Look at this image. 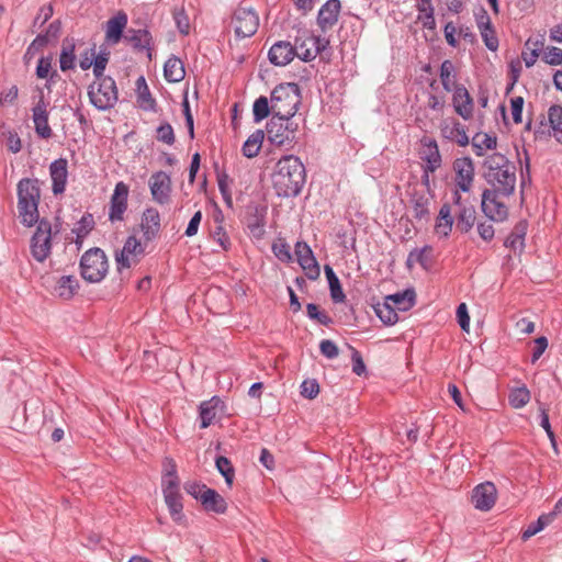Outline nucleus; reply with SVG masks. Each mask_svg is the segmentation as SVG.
Listing matches in <instances>:
<instances>
[{
  "label": "nucleus",
  "mask_w": 562,
  "mask_h": 562,
  "mask_svg": "<svg viewBox=\"0 0 562 562\" xmlns=\"http://www.w3.org/2000/svg\"><path fill=\"white\" fill-rule=\"evenodd\" d=\"M272 251L274 256L283 262H288L292 259L290 247L286 243H274L272 245Z\"/></svg>",
  "instance_id": "nucleus-64"
},
{
  "label": "nucleus",
  "mask_w": 562,
  "mask_h": 562,
  "mask_svg": "<svg viewBox=\"0 0 562 562\" xmlns=\"http://www.w3.org/2000/svg\"><path fill=\"white\" fill-rule=\"evenodd\" d=\"M540 426L546 430V432L550 439V442L552 445V448L558 453L557 439H555L554 432L551 428L547 409L543 407L540 408Z\"/></svg>",
  "instance_id": "nucleus-60"
},
{
  "label": "nucleus",
  "mask_w": 562,
  "mask_h": 562,
  "mask_svg": "<svg viewBox=\"0 0 562 562\" xmlns=\"http://www.w3.org/2000/svg\"><path fill=\"white\" fill-rule=\"evenodd\" d=\"M499 196L503 195L496 190H484L482 194V211L490 220L496 222L506 220L508 215V209Z\"/></svg>",
  "instance_id": "nucleus-12"
},
{
  "label": "nucleus",
  "mask_w": 562,
  "mask_h": 562,
  "mask_svg": "<svg viewBox=\"0 0 562 562\" xmlns=\"http://www.w3.org/2000/svg\"><path fill=\"white\" fill-rule=\"evenodd\" d=\"M321 353L327 359H335L339 355L337 345L330 339H324L319 344Z\"/></svg>",
  "instance_id": "nucleus-63"
},
{
  "label": "nucleus",
  "mask_w": 562,
  "mask_h": 562,
  "mask_svg": "<svg viewBox=\"0 0 562 562\" xmlns=\"http://www.w3.org/2000/svg\"><path fill=\"white\" fill-rule=\"evenodd\" d=\"M88 97L93 106L100 111L110 110L119 99L117 88L112 77L97 79L88 87Z\"/></svg>",
  "instance_id": "nucleus-6"
},
{
  "label": "nucleus",
  "mask_w": 562,
  "mask_h": 562,
  "mask_svg": "<svg viewBox=\"0 0 562 562\" xmlns=\"http://www.w3.org/2000/svg\"><path fill=\"white\" fill-rule=\"evenodd\" d=\"M296 56V48L288 41L274 43L268 53V58L274 66H286Z\"/></svg>",
  "instance_id": "nucleus-22"
},
{
  "label": "nucleus",
  "mask_w": 562,
  "mask_h": 562,
  "mask_svg": "<svg viewBox=\"0 0 562 562\" xmlns=\"http://www.w3.org/2000/svg\"><path fill=\"white\" fill-rule=\"evenodd\" d=\"M232 23L238 38L252 36L259 26V16L251 8L238 7L233 14Z\"/></svg>",
  "instance_id": "nucleus-9"
},
{
  "label": "nucleus",
  "mask_w": 562,
  "mask_h": 562,
  "mask_svg": "<svg viewBox=\"0 0 562 562\" xmlns=\"http://www.w3.org/2000/svg\"><path fill=\"white\" fill-rule=\"evenodd\" d=\"M144 254L140 241L135 236H128L123 248L115 252L117 270L131 268L138 262V257Z\"/></svg>",
  "instance_id": "nucleus-11"
},
{
  "label": "nucleus",
  "mask_w": 562,
  "mask_h": 562,
  "mask_svg": "<svg viewBox=\"0 0 562 562\" xmlns=\"http://www.w3.org/2000/svg\"><path fill=\"white\" fill-rule=\"evenodd\" d=\"M75 41L74 38L66 37L63 41L61 52L59 56V66L61 71H67L75 68Z\"/></svg>",
  "instance_id": "nucleus-37"
},
{
  "label": "nucleus",
  "mask_w": 562,
  "mask_h": 562,
  "mask_svg": "<svg viewBox=\"0 0 562 562\" xmlns=\"http://www.w3.org/2000/svg\"><path fill=\"white\" fill-rule=\"evenodd\" d=\"M440 134L443 138L456 142L459 146L469 145V137L464 126L457 120H442L439 125Z\"/></svg>",
  "instance_id": "nucleus-24"
},
{
  "label": "nucleus",
  "mask_w": 562,
  "mask_h": 562,
  "mask_svg": "<svg viewBox=\"0 0 562 562\" xmlns=\"http://www.w3.org/2000/svg\"><path fill=\"white\" fill-rule=\"evenodd\" d=\"M453 225V217L451 215V207L445 203L440 211L435 225V233L441 237H448Z\"/></svg>",
  "instance_id": "nucleus-34"
},
{
  "label": "nucleus",
  "mask_w": 562,
  "mask_h": 562,
  "mask_svg": "<svg viewBox=\"0 0 562 562\" xmlns=\"http://www.w3.org/2000/svg\"><path fill=\"white\" fill-rule=\"evenodd\" d=\"M215 465L218 472L224 476L226 484L232 486L235 471L231 461L226 457L220 456L216 458Z\"/></svg>",
  "instance_id": "nucleus-52"
},
{
  "label": "nucleus",
  "mask_w": 562,
  "mask_h": 562,
  "mask_svg": "<svg viewBox=\"0 0 562 562\" xmlns=\"http://www.w3.org/2000/svg\"><path fill=\"white\" fill-rule=\"evenodd\" d=\"M200 502L206 512L224 514L227 509V503L215 490L206 488L200 496Z\"/></svg>",
  "instance_id": "nucleus-28"
},
{
  "label": "nucleus",
  "mask_w": 562,
  "mask_h": 562,
  "mask_svg": "<svg viewBox=\"0 0 562 562\" xmlns=\"http://www.w3.org/2000/svg\"><path fill=\"white\" fill-rule=\"evenodd\" d=\"M157 139L167 145H173L176 137L173 128L169 123L161 124L157 127Z\"/></svg>",
  "instance_id": "nucleus-59"
},
{
  "label": "nucleus",
  "mask_w": 562,
  "mask_h": 562,
  "mask_svg": "<svg viewBox=\"0 0 562 562\" xmlns=\"http://www.w3.org/2000/svg\"><path fill=\"white\" fill-rule=\"evenodd\" d=\"M108 61H109V53L108 52H100L97 56H94L92 66H93V75L97 79L105 77L103 72L106 67Z\"/></svg>",
  "instance_id": "nucleus-57"
},
{
  "label": "nucleus",
  "mask_w": 562,
  "mask_h": 562,
  "mask_svg": "<svg viewBox=\"0 0 562 562\" xmlns=\"http://www.w3.org/2000/svg\"><path fill=\"white\" fill-rule=\"evenodd\" d=\"M319 393V384L315 379L304 380L301 384V395L305 398L313 400Z\"/></svg>",
  "instance_id": "nucleus-58"
},
{
  "label": "nucleus",
  "mask_w": 562,
  "mask_h": 562,
  "mask_svg": "<svg viewBox=\"0 0 562 562\" xmlns=\"http://www.w3.org/2000/svg\"><path fill=\"white\" fill-rule=\"evenodd\" d=\"M94 226V221L91 214L83 215L74 228L76 233V244L81 245L82 239L90 233Z\"/></svg>",
  "instance_id": "nucleus-49"
},
{
  "label": "nucleus",
  "mask_w": 562,
  "mask_h": 562,
  "mask_svg": "<svg viewBox=\"0 0 562 562\" xmlns=\"http://www.w3.org/2000/svg\"><path fill=\"white\" fill-rule=\"evenodd\" d=\"M530 392L526 386L516 387L510 391L508 395V402L512 407L518 409L522 408L530 401Z\"/></svg>",
  "instance_id": "nucleus-47"
},
{
  "label": "nucleus",
  "mask_w": 562,
  "mask_h": 562,
  "mask_svg": "<svg viewBox=\"0 0 562 562\" xmlns=\"http://www.w3.org/2000/svg\"><path fill=\"white\" fill-rule=\"evenodd\" d=\"M456 186L463 192H469L474 180V165L470 157L457 158L453 161Z\"/></svg>",
  "instance_id": "nucleus-16"
},
{
  "label": "nucleus",
  "mask_w": 562,
  "mask_h": 562,
  "mask_svg": "<svg viewBox=\"0 0 562 562\" xmlns=\"http://www.w3.org/2000/svg\"><path fill=\"white\" fill-rule=\"evenodd\" d=\"M271 180L278 196H297L306 181L305 167L299 157L285 155L276 164Z\"/></svg>",
  "instance_id": "nucleus-1"
},
{
  "label": "nucleus",
  "mask_w": 562,
  "mask_h": 562,
  "mask_svg": "<svg viewBox=\"0 0 562 562\" xmlns=\"http://www.w3.org/2000/svg\"><path fill=\"white\" fill-rule=\"evenodd\" d=\"M52 191L55 195L64 193L68 178V162L65 158L54 160L49 166Z\"/></svg>",
  "instance_id": "nucleus-25"
},
{
  "label": "nucleus",
  "mask_w": 562,
  "mask_h": 562,
  "mask_svg": "<svg viewBox=\"0 0 562 562\" xmlns=\"http://www.w3.org/2000/svg\"><path fill=\"white\" fill-rule=\"evenodd\" d=\"M548 121L551 124L553 131V137L562 143V106L554 104L548 110Z\"/></svg>",
  "instance_id": "nucleus-45"
},
{
  "label": "nucleus",
  "mask_w": 562,
  "mask_h": 562,
  "mask_svg": "<svg viewBox=\"0 0 562 562\" xmlns=\"http://www.w3.org/2000/svg\"><path fill=\"white\" fill-rule=\"evenodd\" d=\"M340 1L339 0H327L319 9L317 14V24L322 32H327L331 30L339 16L340 12Z\"/></svg>",
  "instance_id": "nucleus-21"
},
{
  "label": "nucleus",
  "mask_w": 562,
  "mask_h": 562,
  "mask_svg": "<svg viewBox=\"0 0 562 562\" xmlns=\"http://www.w3.org/2000/svg\"><path fill=\"white\" fill-rule=\"evenodd\" d=\"M153 200L158 204H167L170 201L171 178L165 171L154 172L148 181Z\"/></svg>",
  "instance_id": "nucleus-14"
},
{
  "label": "nucleus",
  "mask_w": 562,
  "mask_h": 562,
  "mask_svg": "<svg viewBox=\"0 0 562 562\" xmlns=\"http://www.w3.org/2000/svg\"><path fill=\"white\" fill-rule=\"evenodd\" d=\"M301 91L297 83L285 82L278 85L271 92L270 103L272 115L293 117L301 104Z\"/></svg>",
  "instance_id": "nucleus-4"
},
{
  "label": "nucleus",
  "mask_w": 562,
  "mask_h": 562,
  "mask_svg": "<svg viewBox=\"0 0 562 562\" xmlns=\"http://www.w3.org/2000/svg\"><path fill=\"white\" fill-rule=\"evenodd\" d=\"M164 469H165V475L162 479V486H170L171 484L179 486V479L177 475V465H176L173 459L166 458L164 460Z\"/></svg>",
  "instance_id": "nucleus-51"
},
{
  "label": "nucleus",
  "mask_w": 562,
  "mask_h": 562,
  "mask_svg": "<svg viewBox=\"0 0 562 562\" xmlns=\"http://www.w3.org/2000/svg\"><path fill=\"white\" fill-rule=\"evenodd\" d=\"M307 43L314 48H306L302 50V60L311 61L316 58L318 54L324 52L329 46V40L322 36L307 35Z\"/></svg>",
  "instance_id": "nucleus-36"
},
{
  "label": "nucleus",
  "mask_w": 562,
  "mask_h": 562,
  "mask_svg": "<svg viewBox=\"0 0 562 562\" xmlns=\"http://www.w3.org/2000/svg\"><path fill=\"white\" fill-rule=\"evenodd\" d=\"M270 113L272 114L270 100L265 95L257 98L252 105L254 121L259 123L267 119Z\"/></svg>",
  "instance_id": "nucleus-46"
},
{
  "label": "nucleus",
  "mask_w": 562,
  "mask_h": 562,
  "mask_svg": "<svg viewBox=\"0 0 562 562\" xmlns=\"http://www.w3.org/2000/svg\"><path fill=\"white\" fill-rule=\"evenodd\" d=\"M496 496L495 485L492 482H484L474 487L472 503L476 509L487 512L494 506Z\"/></svg>",
  "instance_id": "nucleus-17"
},
{
  "label": "nucleus",
  "mask_w": 562,
  "mask_h": 562,
  "mask_svg": "<svg viewBox=\"0 0 562 562\" xmlns=\"http://www.w3.org/2000/svg\"><path fill=\"white\" fill-rule=\"evenodd\" d=\"M374 312L385 325H394L398 321L397 312L389 301L375 304Z\"/></svg>",
  "instance_id": "nucleus-44"
},
{
  "label": "nucleus",
  "mask_w": 562,
  "mask_h": 562,
  "mask_svg": "<svg viewBox=\"0 0 562 562\" xmlns=\"http://www.w3.org/2000/svg\"><path fill=\"white\" fill-rule=\"evenodd\" d=\"M439 76L442 88L447 92H452L456 90V88L461 86L457 83L456 67L449 59H446L441 63Z\"/></svg>",
  "instance_id": "nucleus-32"
},
{
  "label": "nucleus",
  "mask_w": 562,
  "mask_h": 562,
  "mask_svg": "<svg viewBox=\"0 0 562 562\" xmlns=\"http://www.w3.org/2000/svg\"><path fill=\"white\" fill-rule=\"evenodd\" d=\"M452 92L454 112L465 121L471 120L474 112V101L468 89L464 86H460Z\"/></svg>",
  "instance_id": "nucleus-20"
},
{
  "label": "nucleus",
  "mask_w": 562,
  "mask_h": 562,
  "mask_svg": "<svg viewBox=\"0 0 562 562\" xmlns=\"http://www.w3.org/2000/svg\"><path fill=\"white\" fill-rule=\"evenodd\" d=\"M413 203V216L419 221L429 217V200L424 195L415 196Z\"/></svg>",
  "instance_id": "nucleus-50"
},
{
  "label": "nucleus",
  "mask_w": 562,
  "mask_h": 562,
  "mask_svg": "<svg viewBox=\"0 0 562 562\" xmlns=\"http://www.w3.org/2000/svg\"><path fill=\"white\" fill-rule=\"evenodd\" d=\"M306 313L311 319H315L322 325L328 326L333 323V319L325 312H319L318 306L314 303L306 305Z\"/></svg>",
  "instance_id": "nucleus-55"
},
{
  "label": "nucleus",
  "mask_w": 562,
  "mask_h": 562,
  "mask_svg": "<svg viewBox=\"0 0 562 562\" xmlns=\"http://www.w3.org/2000/svg\"><path fill=\"white\" fill-rule=\"evenodd\" d=\"M267 207L258 204L247 207L246 225L251 236L260 239L265 234Z\"/></svg>",
  "instance_id": "nucleus-19"
},
{
  "label": "nucleus",
  "mask_w": 562,
  "mask_h": 562,
  "mask_svg": "<svg viewBox=\"0 0 562 562\" xmlns=\"http://www.w3.org/2000/svg\"><path fill=\"white\" fill-rule=\"evenodd\" d=\"M162 492L172 519L175 521H180L183 518V505L179 486H176L175 484H171L170 486H162Z\"/></svg>",
  "instance_id": "nucleus-26"
},
{
  "label": "nucleus",
  "mask_w": 562,
  "mask_h": 562,
  "mask_svg": "<svg viewBox=\"0 0 562 562\" xmlns=\"http://www.w3.org/2000/svg\"><path fill=\"white\" fill-rule=\"evenodd\" d=\"M108 270V258L101 248H90L81 256L80 274L86 281L100 282L105 278Z\"/></svg>",
  "instance_id": "nucleus-5"
},
{
  "label": "nucleus",
  "mask_w": 562,
  "mask_h": 562,
  "mask_svg": "<svg viewBox=\"0 0 562 562\" xmlns=\"http://www.w3.org/2000/svg\"><path fill=\"white\" fill-rule=\"evenodd\" d=\"M128 41L136 49H146L147 56L151 59V42L153 37L148 30H135L132 31V35L128 36Z\"/></svg>",
  "instance_id": "nucleus-38"
},
{
  "label": "nucleus",
  "mask_w": 562,
  "mask_h": 562,
  "mask_svg": "<svg viewBox=\"0 0 562 562\" xmlns=\"http://www.w3.org/2000/svg\"><path fill=\"white\" fill-rule=\"evenodd\" d=\"M48 44L47 35H37L26 48L24 58H32L40 49Z\"/></svg>",
  "instance_id": "nucleus-61"
},
{
  "label": "nucleus",
  "mask_w": 562,
  "mask_h": 562,
  "mask_svg": "<svg viewBox=\"0 0 562 562\" xmlns=\"http://www.w3.org/2000/svg\"><path fill=\"white\" fill-rule=\"evenodd\" d=\"M496 145V137L486 133H476L472 138V147L476 156H483L485 149H494Z\"/></svg>",
  "instance_id": "nucleus-43"
},
{
  "label": "nucleus",
  "mask_w": 562,
  "mask_h": 562,
  "mask_svg": "<svg viewBox=\"0 0 562 562\" xmlns=\"http://www.w3.org/2000/svg\"><path fill=\"white\" fill-rule=\"evenodd\" d=\"M553 520V514L541 515L537 521L531 522L527 529L524 530L521 538L522 540H528L532 536L540 532L546 526H548Z\"/></svg>",
  "instance_id": "nucleus-48"
},
{
  "label": "nucleus",
  "mask_w": 562,
  "mask_h": 562,
  "mask_svg": "<svg viewBox=\"0 0 562 562\" xmlns=\"http://www.w3.org/2000/svg\"><path fill=\"white\" fill-rule=\"evenodd\" d=\"M535 138L539 140H547L551 136H553V131L551 130V124L548 121V116H540V120L536 123L533 127Z\"/></svg>",
  "instance_id": "nucleus-54"
},
{
  "label": "nucleus",
  "mask_w": 562,
  "mask_h": 562,
  "mask_svg": "<svg viewBox=\"0 0 562 562\" xmlns=\"http://www.w3.org/2000/svg\"><path fill=\"white\" fill-rule=\"evenodd\" d=\"M30 247L33 258L38 262L45 261L50 255L52 224L48 220H38L36 231L31 238Z\"/></svg>",
  "instance_id": "nucleus-8"
},
{
  "label": "nucleus",
  "mask_w": 562,
  "mask_h": 562,
  "mask_svg": "<svg viewBox=\"0 0 562 562\" xmlns=\"http://www.w3.org/2000/svg\"><path fill=\"white\" fill-rule=\"evenodd\" d=\"M543 61L551 65V66H558L562 64V49L559 47H548L544 50Z\"/></svg>",
  "instance_id": "nucleus-62"
},
{
  "label": "nucleus",
  "mask_w": 562,
  "mask_h": 562,
  "mask_svg": "<svg viewBox=\"0 0 562 562\" xmlns=\"http://www.w3.org/2000/svg\"><path fill=\"white\" fill-rule=\"evenodd\" d=\"M265 139V132L262 130L255 131L244 143L241 151L247 158L256 157L262 146Z\"/></svg>",
  "instance_id": "nucleus-39"
},
{
  "label": "nucleus",
  "mask_w": 562,
  "mask_h": 562,
  "mask_svg": "<svg viewBox=\"0 0 562 562\" xmlns=\"http://www.w3.org/2000/svg\"><path fill=\"white\" fill-rule=\"evenodd\" d=\"M528 229V223L525 220L519 221L513 228L509 236L506 238L504 245L507 248L522 250L525 247V237Z\"/></svg>",
  "instance_id": "nucleus-31"
},
{
  "label": "nucleus",
  "mask_w": 562,
  "mask_h": 562,
  "mask_svg": "<svg viewBox=\"0 0 562 562\" xmlns=\"http://www.w3.org/2000/svg\"><path fill=\"white\" fill-rule=\"evenodd\" d=\"M128 193L130 188L126 183L120 181L115 184L109 205V221L111 223L122 222L124 220V213L127 210Z\"/></svg>",
  "instance_id": "nucleus-13"
},
{
  "label": "nucleus",
  "mask_w": 562,
  "mask_h": 562,
  "mask_svg": "<svg viewBox=\"0 0 562 562\" xmlns=\"http://www.w3.org/2000/svg\"><path fill=\"white\" fill-rule=\"evenodd\" d=\"M395 310L407 311L415 304V294L413 291H405L403 293H395L385 297Z\"/></svg>",
  "instance_id": "nucleus-41"
},
{
  "label": "nucleus",
  "mask_w": 562,
  "mask_h": 562,
  "mask_svg": "<svg viewBox=\"0 0 562 562\" xmlns=\"http://www.w3.org/2000/svg\"><path fill=\"white\" fill-rule=\"evenodd\" d=\"M420 158L426 162L425 179L428 180V172H435L441 166V155L436 139L423 137L420 139Z\"/></svg>",
  "instance_id": "nucleus-15"
},
{
  "label": "nucleus",
  "mask_w": 562,
  "mask_h": 562,
  "mask_svg": "<svg viewBox=\"0 0 562 562\" xmlns=\"http://www.w3.org/2000/svg\"><path fill=\"white\" fill-rule=\"evenodd\" d=\"M229 181H231L229 177L226 173H223V175L218 176V178H217L218 189H220V192L222 194V198H223L225 204L228 207H233V199H232V193H231V189H229Z\"/></svg>",
  "instance_id": "nucleus-56"
},
{
  "label": "nucleus",
  "mask_w": 562,
  "mask_h": 562,
  "mask_svg": "<svg viewBox=\"0 0 562 562\" xmlns=\"http://www.w3.org/2000/svg\"><path fill=\"white\" fill-rule=\"evenodd\" d=\"M431 252L430 246H424L423 248H416L412 250L407 257L406 265L412 267L413 263H419L424 269H427L431 265Z\"/></svg>",
  "instance_id": "nucleus-42"
},
{
  "label": "nucleus",
  "mask_w": 562,
  "mask_h": 562,
  "mask_svg": "<svg viewBox=\"0 0 562 562\" xmlns=\"http://www.w3.org/2000/svg\"><path fill=\"white\" fill-rule=\"evenodd\" d=\"M172 16L179 32L183 35H188L190 32V21L183 5L175 7L172 10Z\"/></svg>",
  "instance_id": "nucleus-53"
},
{
  "label": "nucleus",
  "mask_w": 562,
  "mask_h": 562,
  "mask_svg": "<svg viewBox=\"0 0 562 562\" xmlns=\"http://www.w3.org/2000/svg\"><path fill=\"white\" fill-rule=\"evenodd\" d=\"M18 212L21 223L27 227L40 220L38 204L41 200L40 181L36 178H23L18 182Z\"/></svg>",
  "instance_id": "nucleus-3"
},
{
  "label": "nucleus",
  "mask_w": 562,
  "mask_h": 562,
  "mask_svg": "<svg viewBox=\"0 0 562 562\" xmlns=\"http://www.w3.org/2000/svg\"><path fill=\"white\" fill-rule=\"evenodd\" d=\"M453 202L459 209L457 213V229L461 233H469L475 222V209L473 205L464 204L458 191L453 193Z\"/></svg>",
  "instance_id": "nucleus-23"
},
{
  "label": "nucleus",
  "mask_w": 562,
  "mask_h": 562,
  "mask_svg": "<svg viewBox=\"0 0 562 562\" xmlns=\"http://www.w3.org/2000/svg\"><path fill=\"white\" fill-rule=\"evenodd\" d=\"M297 261L311 280L319 277V266L313 255L311 247L304 241H297L294 248Z\"/></svg>",
  "instance_id": "nucleus-18"
},
{
  "label": "nucleus",
  "mask_w": 562,
  "mask_h": 562,
  "mask_svg": "<svg viewBox=\"0 0 562 562\" xmlns=\"http://www.w3.org/2000/svg\"><path fill=\"white\" fill-rule=\"evenodd\" d=\"M484 167L485 179L492 186L491 190L501 192L503 196H509L516 184L515 166L502 154L494 153L490 155Z\"/></svg>",
  "instance_id": "nucleus-2"
},
{
  "label": "nucleus",
  "mask_w": 562,
  "mask_h": 562,
  "mask_svg": "<svg viewBox=\"0 0 562 562\" xmlns=\"http://www.w3.org/2000/svg\"><path fill=\"white\" fill-rule=\"evenodd\" d=\"M266 128L268 140L273 145L283 146L295 139L299 124L293 117L272 115Z\"/></svg>",
  "instance_id": "nucleus-7"
},
{
  "label": "nucleus",
  "mask_w": 562,
  "mask_h": 562,
  "mask_svg": "<svg viewBox=\"0 0 562 562\" xmlns=\"http://www.w3.org/2000/svg\"><path fill=\"white\" fill-rule=\"evenodd\" d=\"M164 76L168 82H180L186 76L181 59L176 56L168 58L164 66Z\"/></svg>",
  "instance_id": "nucleus-33"
},
{
  "label": "nucleus",
  "mask_w": 562,
  "mask_h": 562,
  "mask_svg": "<svg viewBox=\"0 0 562 562\" xmlns=\"http://www.w3.org/2000/svg\"><path fill=\"white\" fill-rule=\"evenodd\" d=\"M223 407V402L220 397L213 396L209 401H204L199 406L200 412V427L206 428L209 427L213 420L215 419L217 412Z\"/></svg>",
  "instance_id": "nucleus-29"
},
{
  "label": "nucleus",
  "mask_w": 562,
  "mask_h": 562,
  "mask_svg": "<svg viewBox=\"0 0 562 562\" xmlns=\"http://www.w3.org/2000/svg\"><path fill=\"white\" fill-rule=\"evenodd\" d=\"M48 105L49 103L45 100L43 90L38 89V100L32 108V119L35 133L44 139L53 136V131L48 124Z\"/></svg>",
  "instance_id": "nucleus-10"
},
{
  "label": "nucleus",
  "mask_w": 562,
  "mask_h": 562,
  "mask_svg": "<svg viewBox=\"0 0 562 562\" xmlns=\"http://www.w3.org/2000/svg\"><path fill=\"white\" fill-rule=\"evenodd\" d=\"M78 289L79 282L75 276H63L56 283L55 292L59 297L70 300Z\"/></svg>",
  "instance_id": "nucleus-35"
},
{
  "label": "nucleus",
  "mask_w": 562,
  "mask_h": 562,
  "mask_svg": "<svg viewBox=\"0 0 562 562\" xmlns=\"http://www.w3.org/2000/svg\"><path fill=\"white\" fill-rule=\"evenodd\" d=\"M127 24V15L124 12H119L106 22L105 37L110 43H117L123 34Z\"/></svg>",
  "instance_id": "nucleus-30"
},
{
  "label": "nucleus",
  "mask_w": 562,
  "mask_h": 562,
  "mask_svg": "<svg viewBox=\"0 0 562 562\" xmlns=\"http://www.w3.org/2000/svg\"><path fill=\"white\" fill-rule=\"evenodd\" d=\"M324 271H325V276H326L327 281H328L331 300L335 303L344 302L345 299H346V295H345V293L342 291L340 281H339L338 277L336 276L335 271L328 265H326L324 267Z\"/></svg>",
  "instance_id": "nucleus-40"
},
{
  "label": "nucleus",
  "mask_w": 562,
  "mask_h": 562,
  "mask_svg": "<svg viewBox=\"0 0 562 562\" xmlns=\"http://www.w3.org/2000/svg\"><path fill=\"white\" fill-rule=\"evenodd\" d=\"M140 228L147 241L157 237L160 231V215L156 209L149 207L144 211Z\"/></svg>",
  "instance_id": "nucleus-27"
}]
</instances>
